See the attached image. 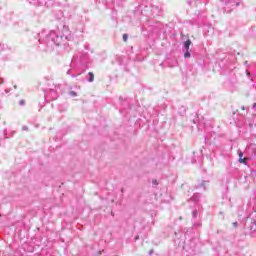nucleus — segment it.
I'll return each mask as SVG.
<instances>
[{
    "label": "nucleus",
    "mask_w": 256,
    "mask_h": 256,
    "mask_svg": "<svg viewBox=\"0 0 256 256\" xmlns=\"http://www.w3.org/2000/svg\"><path fill=\"white\" fill-rule=\"evenodd\" d=\"M239 163H243L244 165H247V159L248 158H243V152H239Z\"/></svg>",
    "instance_id": "1"
},
{
    "label": "nucleus",
    "mask_w": 256,
    "mask_h": 256,
    "mask_svg": "<svg viewBox=\"0 0 256 256\" xmlns=\"http://www.w3.org/2000/svg\"><path fill=\"white\" fill-rule=\"evenodd\" d=\"M88 75H89V81H90V83H93V81H94V79H95V75L93 74V72H89L88 73Z\"/></svg>",
    "instance_id": "3"
},
{
    "label": "nucleus",
    "mask_w": 256,
    "mask_h": 256,
    "mask_svg": "<svg viewBox=\"0 0 256 256\" xmlns=\"http://www.w3.org/2000/svg\"><path fill=\"white\" fill-rule=\"evenodd\" d=\"M153 183H154V185H157V180H154Z\"/></svg>",
    "instance_id": "7"
},
{
    "label": "nucleus",
    "mask_w": 256,
    "mask_h": 256,
    "mask_svg": "<svg viewBox=\"0 0 256 256\" xmlns=\"http://www.w3.org/2000/svg\"><path fill=\"white\" fill-rule=\"evenodd\" d=\"M191 43L192 42L189 39L184 43V47L186 51H189V47H191Z\"/></svg>",
    "instance_id": "2"
},
{
    "label": "nucleus",
    "mask_w": 256,
    "mask_h": 256,
    "mask_svg": "<svg viewBox=\"0 0 256 256\" xmlns=\"http://www.w3.org/2000/svg\"><path fill=\"white\" fill-rule=\"evenodd\" d=\"M20 105H25V100H21Z\"/></svg>",
    "instance_id": "6"
},
{
    "label": "nucleus",
    "mask_w": 256,
    "mask_h": 256,
    "mask_svg": "<svg viewBox=\"0 0 256 256\" xmlns=\"http://www.w3.org/2000/svg\"><path fill=\"white\" fill-rule=\"evenodd\" d=\"M184 57H191V53L189 52V51H186L185 53H184Z\"/></svg>",
    "instance_id": "5"
},
{
    "label": "nucleus",
    "mask_w": 256,
    "mask_h": 256,
    "mask_svg": "<svg viewBox=\"0 0 256 256\" xmlns=\"http://www.w3.org/2000/svg\"><path fill=\"white\" fill-rule=\"evenodd\" d=\"M127 39H129V36L127 34H123V41L127 42Z\"/></svg>",
    "instance_id": "4"
}]
</instances>
